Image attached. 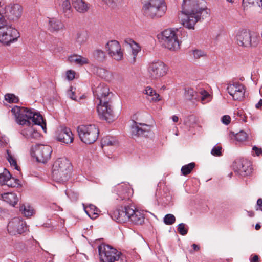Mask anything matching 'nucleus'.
Wrapping results in <instances>:
<instances>
[{"mask_svg": "<svg viewBox=\"0 0 262 262\" xmlns=\"http://www.w3.org/2000/svg\"><path fill=\"white\" fill-rule=\"evenodd\" d=\"M19 211L26 217H30L35 213L33 208L29 204H23L20 206Z\"/></svg>", "mask_w": 262, "mask_h": 262, "instance_id": "obj_34", "label": "nucleus"}, {"mask_svg": "<svg viewBox=\"0 0 262 262\" xmlns=\"http://www.w3.org/2000/svg\"><path fill=\"white\" fill-rule=\"evenodd\" d=\"M249 215L251 217H252L254 216V212H248Z\"/></svg>", "mask_w": 262, "mask_h": 262, "instance_id": "obj_62", "label": "nucleus"}, {"mask_svg": "<svg viewBox=\"0 0 262 262\" xmlns=\"http://www.w3.org/2000/svg\"><path fill=\"white\" fill-rule=\"evenodd\" d=\"M68 61L71 63H75L80 66L89 63L88 58L77 54H73L69 56Z\"/></svg>", "mask_w": 262, "mask_h": 262, "instance_id": "obj_28", "label": "nucleus"}, {"mask_svg": "<svg viewBox=\"0 0 262 262\" xmlns=\"http://www.w3.org/2000/svg\"><path fill=\"white\" fill-rule=\"evenodd\" d=\"M198 93L190 88L185 89L184 97L186 99L191 100L193 99H197Z\"/></svg>", "mask_w": 262, "mask_h": 262, "instance_id": "obj_39", "label": "nucleus"}, {"mask_svg": "<svg viewBox=\"0 0 262 262\" xmlns=\"http://www.w3.org/2000/svg\"><path fill=\"white\" fill-rule=\"evenodd\" d=\"M222 123L225 125H228L231 121V118L228 115H224L221 119Z\"/></svg>", "mask_w": 262, "mask_h": 262, "instance_id": "obj_52", "label": "nucleus"}, {"mask_svg": "<svg viewBox=\"0 0 262 262\" xmlns=\"http://www.w3.org/2000/svg\"><path fill=\"white\" fill-rule=\"evenodd\" d=\"M258 256L257 255H254L252 257L250 258L251 262H258Z\"/></svg>", "mask_w": 262, "mask_h": 262, "instance_id": "obj_57", "label": "nucleus"}, {"mask_svg": "<svg viewBox=\"0 0 262 262\" xmlns=\"http://www.w3.org/2000/svg\"><path fill=\"white\" fill-rule=\"evenodd\" d=\"M22 12V7L19 4L5 5L3 1L0 0V20L17 21L20 18Z\"/></svg>", "mask_w": 262, "mask_h": 262, "instance_id": "obj_6", "label": "nucleus"}, {"mask_svg": "<svg viewBox=\"0 0 262 262\" xmlns=\"http://www.w3.org/2000/svg\"><path fill=\"white\" fill-rule=\"evenodd\" d=\"M1 197L4 201L13 206L18 201V198L14 193H5L1 195Z\"/></svg>", "mask_w": 262, "mask_h": 262, "instance_id": "obj_31", "label": "nucleus"}, {"mask_svg": "<svg viewBox=\"0 0 262 262\" xmlns=\"http://www.w3.org/2000/svg\"><path fill=\"white\" fill-rule=\"evenodd\" d=\"M235 137L237 141L239 142H244L247 140L248 136L245 132L241 131L236 134Z\"/></svg>", "mask_w": 262, "mask_h": 262, "instance_id": "obj_46", "label": "nucleus"}, {"mask_svg": "<svg viewBox=\"0 0 262 262\" xmlns=\"http://www.w3.org/2000/svg\"><path fill=\"white\" fill-rule=\"evenodd\" d=\"M78 135L81 141L85 144H92L98 137L99 130L95 125H82L77 128Z\"/></svg>", "mask_w": 262, "mask_h": 262, "instance_id": "obj_9", "label": "nucleus"}, {"mask_svg": "<svg viewBox=\"0 0 262 262\" xmlns=\"http://www.w3.org/2000/svg\"><path fill=\"white\" fill-rule=\"evenodd\" d=\"M168 70V67L162 61H154L148 66V75L152 79H158L165 76Z\"/></svg>", "mask_w": 262, "mask_h": 262, "instance_id": "obj_11", "label": "nucleus"}, {"mask_svg": "<svg viewBox=\"0 0 262 262\" xmlns=\"http://www.w3.org/2000/svg\"><path fill=\"white\" fill-rule=\"evenodd\" d=\"M52 149L51 146L44 145H36L32 148L31 154L36 160L46 163L50 159Z\"/></svg>", "mask_w": 262, "mask_h": 262, "instance_id": "obj_12", "label": "nucleus"}, {"mask_svg": "<svg viewBox=\"0 0 262 262\" xmlns=\"http://www.w3.org/2000/svg\"><path fill=\"white\" fill-rule=\"evenodd\" d=\"M7 159L9 161L11 166L13 167L15 169L19 170V167L17 164L16 161L15 159L12 156V155L10 154L9 150H7Z\"/></svg>", "mask_w": 262, "mask_h": 262, "instance_id": "obj_40", "label": "nucleus"}, {"mask_svg": "<svg viewBox=\"0 0 262 262\" xmlns=\"http://www.w3.org/2000/svg\"><path fill=\"white\" fill-rule=\"evenodd\" d=\"M28 230L25 221L19 217L12 219L8 224L7 231L11 235L21 234Z\"/></svg>", "mask_w": 262, "mask_h": 262, "instance_id": "obj_14", "label": "nucleus"}, {"mask_svg": "<svg viewBox=\"0 0 262 262\" xmlns=\"http://www.w3.org/2000/svg\"><path fill=\"white\" fill-rule=\"evenodd\" d=\"M124 42L126 45H129L132 49V58L130 61L134 63L136 61L137 54L141 51V48L137 42L130 38L125 39Z\"/></svg>", "mask_w": 262, "mask_h": 262, "instance_id": "obj_24", "label": "nucleus"}, {"mask_svg": "<svg viewBox=\"0 0 262 262\" xmlns=\"http://www.w3.org/2000/svg\"><path fill=\"white\" fill-rule=\"evenodd\" d=\"M204 0H183L179 18L181 24L189 29H194L196 23L201 18L208 17V9Z\"/></svg>", "mask_w": 262, "mask_h": 262, "instance_id": "obj_2", "label": "nucleus"}, {"mask_svg": "<svg viewBox=\"0 0 262 262\" xmlns=\"http://www.w3.org/2000/svg\"><path fill=\"white\" fill-rule=\"evenodd\" d=\"M255 107L258 109L262 108V99H260L259 102L255 105Z\"/></svg>", "mask_w": 262, "mask_h": 262, "instance_id": "obj_58", "label": "nucleus"}, {"mask_svg": "<svg viewBox=\"0 0 262 262\" xmlns=\"http://www.w3.org/2000/svg\"><path fill=\"white\" fill-rule=\"evenodd\" d=\"M150 126L146 124L134 122L132 126V136L134 138L147 137L150 132Z\"/></svg>", "mask_w": 262, "mask_h": 262, "instance_id": "obj_18", "label": "nucleus"}, {"mask_svg": "<svg viewBox=\"0 0 262 262\" xmlns=\"http://www.w3.org/2000/svg\"><path fill=\"white\" fill-rule=\"evenodd\" d=\"M11 111L18 124L26 126L21 130V134L28 140L33 142L40 137V134L31 126L32 123L40 125L45 132H46V123L39 113L31 109L17 106L13 107Z\"/></svg>", "mask_w": 262, "mask_h": 262, "instance_id": "obj_1", "label": "nucleus"}, {"mask_svg": "<svg viewBox=\"0 0 262 262\" xmlns=\"http://www.w3.org/2000/svg\"><path fill=\"white\" fill-rule=\"evenodd\" d=\"M93 94L96 98L102 103L108 98V100H111V94L110 92L108 87L104 83H100L93 90Z\"/></svg>", "mask_w": 262, "mask_h": 262, "instance_id": "obj_20", "label": "nucleus"}, {"mask_svg": "<svg viewBox=\"0 0 262 262\" xmlns=\"http://www.w3.org/2000/svg\"><path fill=\"white\" fill-rule=\"evenodd\" d=\"M194 166L195 163L193 162L182 166L181 168L182 173L184 176L187 175L191 172Z\"/></svg>", "mask_w": 262, "mask_h": 262, "instance_id": "obj_42", "label": "nucleus"}, {"mask_svg": "<svg viewBox=\"0 0 262 262\" xmlns=\"http://www.w3.org/2000/svg\"><path fill=\"white\" fill-rule=\"evenodd\" d=\"M127 213L128 215V221L136 225H141L144 222V215L140 210L136 209L134 206H129Z\"/></svg>", "mask_w": 262, "mask_h": 262, "instance_id": "obj_21", "label": "nucleus"}, {"mask_svg": "<svg viewBox=\"0 0 262 262\" xmlns=\"http://www.w3.org/2000/svg\"><path fill=\"white\" fill-rule=\"evenodd\" d=\"M108 55L114 59L119 61L123 59V54L119 42L115 40L109 41L105 45Z\"/></svg>", "mask_w": 262, "mask_h": 262, "instance_id": "obj_15", "label": "nucleus"}, {"mask_svg": "<svg viewBox=\"0 0 262 262\" xmlns=\"http://www.w3.org/2000/svg\"><path fill=\"white\" fill-rule=\"evenodd\" d=\"M227 90L234 100H241L244 97L245 92L244 86L239 82L229 84Z\"/></svg>", "mask_w": 262, "mask_h": 262, "instance_id": "obj_17", "label": "nucleus"}, {"mask_svg": "<svg viewBox=\"0 0 262 262\" xmlns=\"http://www.w3.org/2000/svg\"><path fill=\"white\" fill-rule=\"evenodd\" d=\"M176 221L175 216L171 214L166 215L164 218V222L165 224L170 225L173 224Z\"/></svg>", "mask_w": 262, "mask_h": 262, "instance_id": "obj_45", "label": "nucleus"}, {"mask_svg": "<svg viewBox=\"0 0 262 262\" xmlns=\"http://www.w3.org/2000/svg\"><path fill=\"white\" fill-rule=\"evenodd\" d=\"M252 155L260 156L262 155V149L258 148L256 146H254L252 147Z\"/></svg>", "mask_w": 262, "mask_h": 262, "instance_id": "obj_51", "label": "nucleus"}, {"mask_svg": "<svg viewBox=\"0 0 262 262\" xmlns=\"http://www.w3.org/2000/svg\"><path fill=\"white\" fill-rule=\"evenodd\" d=\"M235 172L243 177L250 174L252 172V166L250 162L244 160H236L233 164Z\"/></svg>", "mask_w": 262, "mask_h": 262, "instance_id": "obj_16", "label": "nucleus"}, {"mask_svg": "<svg viewBox=\"0 0 262 262\" xmlns=\"http://www.w3.org/2000/svg\"><path fill=\"white\" fill-rule=\"evenodd\" d=\"M55 138L58 141L65 144L72 143L74 139L73 134L70 129L64 127H61L57 130Z\"/></svg>", "mask_w": 262, "mask_h": 262, "instance_id": "obj_19", "label": "nucleus"}, {"mask_svg": "<svg viewBox=\"0 0 262 262\" xmlns=\"http://www.w3.org/2000/svg\"><path fill=\"white\" fill-rule=\"evenodd\" d=\"M88 34L85 31H78L74 37L75 45L76 46H81L87 41Z\"/></svg>", "mask_w": 262, "mask_h": 262, "instance_id": "obj_30", "label": "nucleus"}, {"mask_svg": "<svg viewBox=\"0 0 262 262\" xmlns=\"http://www.w3.org/2000/svg\"><path fill=\"white\" fill-rule=\"evenodd\" d=\"M129 206H124L122 209H117L111 214L112 218L118 223H125L128 221V215L127 213Z\"/></svg>", "mask_w": 262, "mask_h": 262, "instance_id": "obj_22", "label": "nucleus"}, {"mask_svg": "<svg viewBox=\"0 0 262 262\" xmlns=\"http://www.w3.org/2000/svg\"><path fill=\"white\" fill-rule=\"evenodd\" d=\"M15 179L11 178L9 171L4 169L3 172L0 173V184L6 185L9 187H13L16 184Z\"/></svg>", "mask_w": 262, "mask_h": 262, "instance_id": "obj_23", "label": "nucleus"}, {"mask_svg": "<svg viewBox=\"0 0 262 262\" xmlns=\"http://www.w3.org/2000/svg\"><path fill=\"white\" fill-rule=\"evenodd\" d=\"M117 189H121L118 192V195L120 196L121 200H125L127 199L128 195L126 194L127 191L129 189L128 185L126 184L119 185Z\"/></svg>", "mask_w": 262, "mask_h": 262, "instance_id": "obj_38", "label": "nucleus"}, {"mask_svg": "<svg viewBox=\"0 0 262 262\" xmlns=\"http://www.w3.org/2000/svg\"><path fill=\"white\" fill-rule=\"evenodd\" d=\"M102 1H104L107 5H112L114 4H115L119 0H102Z\"/></svg>", "mask_w": 262, "mask_h": 262, "instance_id": "obj_56", "label": "nucleus"}, {"mask_svg": "<svg viewBox=\"0 0 262 262\" xmlns=\"http://www.w3.org/2000/svg\"><path fill=\"white\" fill-rule=\"evenodd\" d=\"M221 149L222 148L221 146H214L211 150V154L213 156H220L221 155Z\"/></svg>", "mask_w": 262, "mask_h": 262, "instance_id": "obj_50", "label": "nucleus"}, {"mask_svg": "<svg viewBox=\"0 0 262 262\" xmlns=\"http://www.w3.org/2000/svg\"><path fill=\"white\" fill-rule=\"evenodd\" d=\"M192 55L194 58L199 59L206 55L205 53L200 50H194L192 51Z\"/></svg>", "mask_w": 262, "mask_h": 262, "instance_id": "obj_48", "label": "nucleus"}, {"mask_svg": "<svg viewBox=\"0 0 262 262\" xmlns=\"http://www.w3.org/2000/svg\"><path fill=\"white\" fill-rule=\"evenodd\" d=\"M192 246L194 250H198L199 249V247L195 244H193Z\"/></svg>", "mask_w": 262, "mask_h": 262, "instance_id": "obj_60", "label": "nucleus"}, {"mask_svg": "<svg viewBox=\"0 0 262 262\" xmlns=\"http://www.w3.org/2000/svg\"><path fill=\"white\" fill-rule=\"evenodd\" d=\"M58 4L62 10V12L66 17L72 16L71 6L69 0H57Z\"/></svg>", "mask_w": 262, "mask_h": 262, "instance_id": "obj_29", "label": "nucleus"}, {"mask_svg": "<svg viewBox=\"0 0 262 262\" xmlns=\"http://www.w3.org/2000/svg\"><path fill=\"white\" fill-rule=\"evenodd\" d=\"M198 96H200V99L202 104H205L211 100V95L206 91L202 89L199 91L197 94ZM198 96L197 97H198Z\"/></svg>", "mask_w": 262, "mask_h": 262, "instance_id": "obj_36", "label": "nucleus"}, {"mask_svg": "<svg viewBox=\"0 0 262 262\" xmlns=\"http://www.w3.org/2000/svg\"><path fill=\"white\" fill-rule=\"evenodd\" d=\"M20 37L18 31L7 21L0 20V42L5 45L17 40Z\"/></svg>", "mask_w": 262, "mask_h": 262, "instance_id": "obj_7", "label": "nucleus"}, {"mask_svg": "<svg viewBox=\"0 0 262 262\" xmlns=\"http://www.w3.org/2000/svg\"><path fill=\"white\" fill-rule=\"evenodd\" d=\"M258 5L260 12H262V0H243L242 6L244 11H248L251 7Z\"/></svg>", "mask_w": 262, "mask_h": 262, "instance_id": "obj_25", "label": "nucleus"}, {"mask_svg": "<svg viewBox=\"0 0 262 262\" xmlns=\"http://www.w3.org/2000/svg\"><path fill=\"white\" fill-rule=\"evenodd\" d=\"M5 99L9 103H17L19 101L18 98L13 94H6Z\"/></svg>", "mask_w": 262, "mask_h": 262, "instance_id": "obj_44", "label": "nucleus"}, {"mask_svg": "<svg viewBox=\"0 0 262 262\" xmlns=\"http://www.w3.org/2000/svg\"><path fill=\"white\" fill-rule=\"evenodd\" d=\"M183 29H167L162 33V41L165 48L169 50L176 51L180 49V42L178 36L181 34Z\"/></svg>", "mask_w": 262, "mask_h": 262, "instance_id": "obj_5", "label": "nucleus"}, {"mask_svg": "<svg viewBox=\"0 0 262 262\" xmlns=\"http://www.w3.org/2000/svg\"><path fill=\"white\" fill-rule=\"evenodd\" d=\"M71 165L69 161L65 158H59L54 163L52 167V176L59 182L67 181L70 178Z\"/></svg>", "mask_w": 262, "mask_h": 262, "instance_id": "obj_3", "label": "nucleus"}, {"mask_svg": "<svg viewBox=\"0 0 262 262\" xmlns=\"http://www.w3.org/2000/svg\"><path fill=\"white\" fill-rule=\"evenodd\" d=\"M227 2H229V3H233V0H226Z\"/></svg>", "mask_w": 262, "mask_h": 262, "instance_id": "obj_63", "label": "nucleus"}, {"mask_svg": "<svg viewBox=\"0 0 262 262\" xmlns=\"http://www.w3.org/2000/svg\"><path fill=\"white\" fill-rule=\"evenodd\" d=\"M197 118L193 116H189L186 117L184 120V123L185 125L189 127H192L196 123Z\"/></svg>", "mask_w": 262, "mask_h": 262, "instance_id": "obj_41", "label": "nucleus"}, {"mask_svg": "<svg viewBox=\"0 0 262 262\" xmlns=\"http://www.w3.org/2000/svg\"><path fill=\"white\" fill-rule=\"evenodd\" d=\"M178 231L182 235H186L188 232V229L186 228V225L184 223L178 225Z\"/></svg>", "mask_w": 262, "mask_h": 262, "instance_id": "obj_47", "label": "nucleus"}, {"mask_svg": "<svg viewBox=\"0 0 262 262\" xmlns=\"http://www.w3.org/2000/svg\"><path fill=\"white\" fill-rule=\"evenodd\" d=\"M69 97L73 100H75L76 98L74 97V92L72 91V88L68 91V93Z\"/></svg>", "mask_w": 262, "mask_h": 262, "instance_id": "obj_54", "label": "nucleus"}, {"mask_svg": "<svg viewBox=\"0 0 262 262\" xmlns=\"http://www.w3.org/2000/svg\"><path fill=\"white\" fill-rule=\"evenodd\" d=\"M73 6L80 13H85L89 9V4L84 0H72Z\"/></svg>", "mask_w": 262, "mask_h": 262, "instance_id": "obj_26", "label": "nucleus"}, {"mask_svg": "<svg viewBox=\"0 0 262 262\" xmlns=\"http://www.w3.org/2000/svg\"><path fill=\"white\" fill-rule=\"evenodd\" d=\"M97 110L99 117L107 122L113 121L116 117L111 105V100H108L107 98L102 103L99 102Z\"/></svg>", "mask_w": 262, "mask_h": 262, "instance_id": "obj_13", "label": "nucleus"}, {"mask_svg": "<svg viewBox=\"0 0 262 262\" xmlns=\"http://www.w3.org/2000/svg\"><path fill=\"white\" fill-rule=\"evenodd\" d=\"M235 40L237 45L242 47L249 48L257 45V38L252 36L251 32L247 29H239L235 34Z\"/></svg>", "mask_w": 262, "mask_h": 262, "instance_id": "obj_10", "label": "nucleus"}, {"mask_svg": "<svg viewBox=\"0 0 262 262\" xmlns=\"http://www.w3.org/2000/svg\"><path fill=\"white\" fill-rule=\"evenodd\" d=\"M167 7L164 0H147L142 8L146 16L151 18H158L166 13Z\"/></svg>", "mask_w": 262, "mask_h": 262, "instance_id": "obj_4", "label": "nucleus"}, {"mask_svg": "<svg viewBox=\"0 0 262 262\" xmlns=\"http://www.w3.org/2000/svg\"><path fill=\"white\" fill-rule=\"evenodd\" d=\"M101 144L103 146H116L118 145V141L115 137L106 136L102 139Z\"/></svg>", "mask_w": 262, "mask_h": 262, "instance_id": "obj_37", "label": "nucleus"}, {"mask_svg": "<svg viewBox=\"0 0 262 262\" xmlns=\"http://www.w3.org/2000/svg\"><path fill=\"white\" fill-rule=\"evenodd\" d=\"M256 210H260L262 211V199L259 198L257 201Z\"/></svg>", "mask_w": 262, "mask_h": 262, "instance_id": "obj_53", "label": "nucleus"}, {"mask_svg": "<svg viewBox=\"0 0 262 262\" xmlns=\"http://www.w3.org/2000/svg\"><path fill=\"white\" fill-rule=\"evenodd\" d=\"M94 72L99 77L102 78L109 80L111 77L110 72L107 70L100 67H95L94 68Z\"/></svg>", "mask_w": 262, "mask_h": 262, "instance_id": "obj_35", "label": "nucleus"}, {"mask_svg": "<svg viewBox=\"0 0 262 262\" xmlns=\"http://www.w3.org/2000/svg\"><path fill=\"white\" fill-rule=\"evenodd\" d=\"M63 24L60 20L55 18H50L49 20V28L52 32H58L64 28Z\"/></svg>", "mask_w": 262, "mask_h": 262, "instance_id": "obj_27", "label": "nucleus"}, {"mask_svg": "<svg viewBox=\"0 0 262 262\" xmlns=\"http://www.w3.org/2000/svg\"><path fill=\"white\" fill-rule=\"evenodd\" d=\"M94 57L99 61H103L105 58V53L101 50H96L93 53Z\"/></svg>", "mask_w": 262, "mask_h": 262, "instance_id": "obj_43", "label": "nucleus"}, {"mask_svg": "<svg viewBox=\"0 0 262 262\" xmlns=\"http://www.w3.org/2000/svg\"><path fill=\"white\" fill-rule=\"evenodd\" d=\"M100 259L103 262H126L120 252L106 245L102 244L98 247Z\"/></svg>", "mask_w": 262, "mask_h": 262, "instance_id": "obj_8", "label": "nucleus"}, {"mask_svg": "<svg viewBox=\"0 0 262 262\" xmlns=\"http://www.w3.org/2000/svg\"><path fill=\"white\" fill-rule=\"evenodd\" d=\"M260 228V226L259 224H257L255 226V229L256 230H258Z\"/></svg>", "mask_w": 262, "mask_h": 262, "instance_id": "obj_61", "label": "nucleus"}, {"mask_svg": "<svg viewBox=\"0 0 262 262\" xmlns=\"http://www.w3.org/2000/svg\"><path fill=\"white\" fill-rule=\"evenodd\" d=\"M51 209L56 210L59 211L60 210V207L57 206L56 204H53L50 206Z\"/></svg>", "mask_w": 262, "mask_h": 262, "instance_id": "obj_55", "label": "nucleus"}, {"mask_svg": "<svg viewBox=\"0 0 262 262\" xmlns=\"http://www.w3.org/2000/svg\"><path fill=\"white\" fill-rule=\"evenodd\" d=\"M75 72L72 70H68L66 72V78L68 80H72L75 78Z\"/></svg>", "mask_w": 262, "mask_h": 262, "instance_id": "obj_49", "label": "nucleus"}, {"mask_svg": "<svg viewBox=\"0 0 262 262\" xmlns=\"http://www.w3.org/2000/svg\"><path fill=\"white\" fill-rule=\"evenodd\" d=\"M145 91V93L150 97V98H148L150 102H157L161 100L162 97L151 87H147Z\"/></svg>", "mask_w": 262, "mask_h": 262, "instance_id": "obj_33", "label": "nucleus"}, {"mask_svg": "<svg viewBox=\"0 0 262 262\" xmlns=\"http://www.w3.org/2000/svg\"><path fill=\"white\" fill-rule=\"evenodd\" d=\"M84 209L88 216L92 219H96L100 212L99 209L92 204H90L86 207L84 206Z\"/></svg>", "mask_w": 262, "mask_h": 262, "instance_id": "obj_32", "label": "nucleus"}, {"mask_svg": "<svg viewBox=\"0 0 262 262\" xmlns=\"http://www.w3.org/2000/svg\"><path fill=\"white\" fill-rule=\"evenodd\" d=\"M172 120L174 122H177L179 121V117L176 115L172 116Z\"/></svg>", "mask_w": 262, "mask_h": 262, "instance_id": "obj_59", "label": "nucleus"}]
</instances>
